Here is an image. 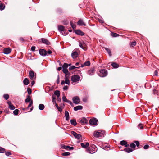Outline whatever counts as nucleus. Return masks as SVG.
Masks as SVG:
<instances>
[{
  "instance_id": "f257e3e1",
  "label": "nucleus",
  "mask_w": 159,
  "mask_h": 159,
  "mask_svg": "<svg viewBox=\"0 0 159 159\" xmlns=\"http://www.w3.org/2000/svg\"><path fill=\"white\" fill-rule=\"evenodd\" d=\"M105 131L103 130H98L94 132L93 136L96 138L102 137L104 136Z\"/></svg>"
},
{
  "instance_id": "f03ea898",
  "label": "nucleus",
  "mask_w": 159,
  "mask_h": 159,
  "mask_svg": "<svg viewBox=\"0 0 159 159\" xmlns=\"http://www.w3.org/2000/svg\"><path fill=\"white\" fill-rule=\"evenodd\" d=\"M97 150L96 147L94 145H93L89 148H87L86 151L89 153L93 154L95 153Z\"/></svg>"
},
{
  "instance_id": "7ed1b4c3",
  "label": "nucleus",
  "mask_w": 159,
  "mask_h": 159,
  "mask_svg": "<svg viewBox=\"0 0 159 159\" xmlns=\"http://www.w3.org/2000/svg\"><path fill=\"white\" fill-rule=\"evenodd\" d=\"M80 79V77L77 75H75L71 77V81L73 83H75L74 84L79 82Z\"/></svg>"
},
{
  "instance_id": "20e7f679",
  "label": "nucleus",
  "mask_w": 159,
  "mask_h": 159,
  "mask_svg": "<svg viewBox=\"0 0 159 159\" xmlns=\"http://www.w3.org/2000/svg\"><path fill=\"white\" fill-rule=\"evenodd\" d=\"M107 74V70L102 69L100 70L98 73V75L101 77L106 76Z\"/></svg>"
},
{
  "instance_id": "39448f33",
  "label": "nucleus",
  "mask_w": 159,
  "mask_h": 159,
  "mask_svg": "<svg viewBox=\"0 0 159 159\" xmlns=\"http://www.w3.org/2000/svg\"><path fill=\"white\" fill-rule=\"evenodd\" d=\"M98 122V120L96 118L90 119L89 121V123L90 125H97Z\"/></svg>"
},
{
  "instance_id": "423d86ee",
  "label": "nucleus",
  "mask_w": 159,
  "mask_h": 159,
  "mask_svg": "<svg viewBox=\"0 0 159 159\" xmlns=\"http://www.w3.org/2000/svg\"><path fill=\"white\" fill-rule=\"evenodd\" d=\"M73 102L75 104H78L80 103V99L78 96H75L72 98Z\"/></svg>"
},
{
  "instance_id": "0eeeda50",
  "label": "nucleus",
  "mask_w": 159,
  "mask_h": 159,
  "mask_svg": "<svg viewBox=\"0 0 159 159\" xmlns=\"http://www.w3.org/2000/svg\"><path fill=\"white\" fill-rule=\"evenodd\" d=\"M71 132L72 134L76 138L78 139H80L82 138V136L81 134H77L74 131H72Z\"/></svg>"
},
{
  "instance_id": "6e6552de",
  "label": "nucleus",
  "mask_w": 159,
  "mask_h": 159,
  "mask_svg": "<svg viewBox=\"0 0 159 159\" xmlns=\"http://www.w3.org/2000/svg\"><path fill=\"white\" fill-rule=\"evenodd\" d=\"M40 54L42 56H45L47 55V51L43 49H40L39 51Z\"/></svg>"
},
{
  "instance_id": "1a4fd4ad",
  "label": "nucleus",
  "mask_w": 159,
  "mask_h": 159,
  "mask_svg": "<svg viewBox=\"0 0 159 159\" xmlns=\"http://www.w3.org/2000/svg\"><path fill=\"white\" fill-rule=\"evenodd\" d=\"M29 76L30 79L32 80L35 79L36 77L34 76V71H30L29 72Z\"/></svg>"
},
{
  "instance_id": "9d476101",
  "label": "nucleus",
  "mask_w": 159,
  "mask_h": 159,
  "mask_svg": "<svg viewBox=\"0 0 159 159\" xmlns=\"http://www.w3.org/2000/svg\"><path fill=\"white\" fill-rule=\"evenodd\" d=\"M75 33L76 34L82 36L84 35V33L80 30H76L75 31Z\"/></svg>"
},
{
  "instance_id": "9b49d317",
  "label": "nucleus",
  "mask_w": 159,
  "mask_h": 159,
  "mask_svg": "<svg viewBox=\"0 0 159 159\" xmlns=\"http://www.w3.org/2000/svg\"><path fill=\"white\" fill-rule=\"evenodd\" d=\"M77 24L80 26H86V24L84 22L82 19H80L78 22Z\"/></svg>"
},
{
  "instance_id": "f8f14e48",
  "label": "nucleus",
  "mask_w": 159,
  "mask_h": 159,
  "mask_svg": "<svg viewBox=\"0 0 159 159\" xmlns=\"http://www.w3.org/2000/svg\"><path fill=\"white\" fill-rule=\"evenodd\" d=\"M95 73V70L94 68H92L89 70L88 71V74L90 75H93Z\"/></svg>"
},
{
  "instance_id": "ddd939ff",
  "label": "nucleus",
  "mask_w": 159,
  "mask_h": 159,
  "mask_svg": "<svg viewBox=\"0 0 159 159\" xmlns=\"http://www.w3.org/2000/svg\"><path fill=\"white\" fill-rule=\"evenodd\" d=\"M71 56L73 59L76 58L78 56V53L76 51H73L71 53Z\"/></svg>"
},
{
  "instance_id": "4468645a",
  "label": "nucleus",
  "mask_w": 159,
  "mask_h": 159,
  "mask_svg": "<svg viewBox=\"0 0 159 159\" xmlns=\"http://www.w3.org/2000/svg\"><path fill=\"white\" fill-rule=\"evenodd\" d=\"M120 143L121 145L124 146L126 147H128L129 146V144H127V142L125 140L121 141Z\"/></svg>"
},
{
  "instance_id": "2eb2a0df",
  "label": "nucleus",
  "mask_w": 159,
  "mask_h": 159,
  "mask_svg": "<svg viewBox=\"0 0 159 159\" xmlns=\"http://www.w3.org/2000/svg\"><path fill=\"white\" fill-rule=\"evenodd\" d=\"M90 65V63L89 61H88L85 62L84 64H81L80 67H83L85 66H89Z\"/></svg>"
},
{
  "instance_id": "dca6fc26",
  "label": "nucleus",
  "mask_w": 159,
  "mask_h": 159,
  "mask_svg": "<svg viewBox=\"0 0 159 159\" xmlns=\"http://www.w3.org/2000/svg\"><path fill=\"white\" fill-rule=\"evenodd\" d=\"M80 123L82 125H84L85 124H87L88 122V121L85 118H83L80 121Z\"/></svg>"
},
{
  "instance_id": "f3484780",
  "label": "nucleus",
  "mask_w": 159,
  "mask_h": 159,
  "mask_svg": "<svg viewBox=\"0 0 159 159\" xmlns=\"http://www.w3.org/2000/svg\"><path fill=\"white\" fill-rule=\"evenodd\" d=\"M11 52V50L9 48H5L4 49L3 53L5 54H8Z\"/></svg>"
},
{
  "instance_id": "a211bd4d",
  "label": "nucleus",
  "mask_w": 159,
  "mask_h": 159,
  "mask_svg": "<svg viewBox=\"0 0 159 159\" xmlns=\"http://www.w3.org/2000/svg\"><path fill=\"white\" fill-rule=\"evenodd\" d=\"M7 103L9 106V109L11 110H13L15 109V106L11 103V102H8Z\"/></svg>"
},
{
  "instance_id": "6ab92c4d",
  "label": "nucleus",
  "mask_w": 159,
  "mask_h": 159,
  "mask_svg": "<svg viewBox=\"0 0 159 159\" xmlns=\"http://www.w3.org/2000/svg\"><path fill=\"white\" fill-rule=\"evenodd\" d=\"M41 40L43 43L47 45H49L50 44V42L47 39L44 38H42Z\"/></svg>"
},
{
  "instance_id": "aec40b11",
  "label": "nucleus",
  "mask_w": 159,
  "mask_h": 159,
  "mask_svg": "<svg viewBox=\"0 0 159 159\" xmlns=\"http://www.w3.org/2000/svg\"><path fill=\"white\" fill-rule=\"evenodd\" d=\"M65 117L66 118V119L67 121H68L69 120V113L66 110L65 111Z\"/></svg>"
},
{
  "instance_id": "412c9836",
  "label": "nucleus",
  "mask_w": 159,
  "mask_h": 159,
  "mask_svg": "<svg viewBox=\"0 0 159 159\" xmlns=\"http://www.w3.org/2000/svg\"><path fill=\"white\" fill-rule=\"evenodd\" d=\"M83 108V107L81 105H79L75 107L74 110L75 111H77L79 110H81Z\"/></svg>"
},
{
  "instance_id": "4be33fe9",
  "label": "nucleus",
  "mask_w": 159,
  "mask_h": 159,
  "mask_svg": "<svg viewBox=\"0 0 159 159\" xmlns=\"http://www.w3.org/2000/svg\"><path fill=\"white\" fill-rule=\"evenodd\" d=\"M81 147L84 148H85L88 147L89 145V143L88 142H87L85 144L83 143H81Z\"/></svg>"
},
{
  "instance_id": "5701e85b",
  "label": "nucleus",
  "mask_w": 159,
  "mask_h": 159,
  "mask_svg": "<svg viewBox=\"0 0 159 159\" xmlns=\"http://www.w3.org/2000/svg\"><path fill=\"white\" fill-rule=\"evenodd\" d=\"M124 150L127 153H130L133 151V149L129 148H126L124 149Z\"/></svg>"
},
{
  "instance_id": "b1692460",
  "label": "nucleus",
  "mask_w": 159,
  "mask_h": 159,
  "mask_svg": "<svg viewBox=\"0 0 159 159\" xmlns=\"http://www.w3.org/2000/svg\"><path fill=\"white\" fill-rule=\"evenodd\" d=\"M85 43L83 41L82 42H79V46L80 47L83 49L85 50V49L84 48L83 45H85Z\"/></svg>"
},
{
  "instance_id": "393cba45",
  "label": "nucleus",
  "mask_w": 159,
  "mask_h": 159,
  "mask_svg": "<svg viewBox=\"0 0 159 159\" xmlns=\"http://www.w3.org/2000/svg\"><path fill=\"white\" fill-rule=\"evenodd\" d=\"M112 66L115 68H117L119 67V65L115 62H113L111 64Z\"/></svg>"
},
{
  "instance_id": "a878e982",
  "label": "nucleus",
  "mask_w": 159,
  "mask_h": 159,
  "mask_svg": "<svg viewBox=\"0 0 159 159\" xmlns=\"http://www.w3.org/2000/svg\"><path fill=\"white\" fill-rule=\"evenodd\" d=\"M71 124L74 126H76L77 125V122L75 120L72 119L70 120Z\"/></svg>"
},
{
  "instance_id": "bb28decb",
  "label": "nucleus",
  "mask_w": 159,
  "mask_h": 159,
  "mask_svg": "<svg viewBox=\"0 0 159 159\" xmlns=\"http://www.w3.org/2000/svg\"><path fill=\"white\" fill-rule=\"evenodd\" d=\"M58 30L60 31H63L64 30V27L62 25L58 26Z\"/></svg>"
},
{
  "instance_id": "cd10ccee",
  "label": "nucleus",
  "mask_w": 159,
  "mask_h": 159,
  "mask_svg": "<svg viewBox=\"0 0 159 159\" xmlns=\"http://www.w3.org/2000/svg\"><path fill=\"white\" fill-rule=\"evenodd\" d=\"M32 101L30 97V96H27L25 100V102H30L31 101Z\"/></svg>"
},
{
  "instance_id": "c85d7f7f",
  "label": "nucleus",
  "mask_w": 159,
  "mask_h": 159,
  "mask_svg": "<svg viewBox=\"0 0 159 159\" xmlns=\"http://www.w3.org/2000/svg\"><path fill=\"white\" fill-rule=\"evenodd\" d=\"M23 83L24 85H27L29 83L28 79L27 78H25L23 80Z\"/></svg>"
},
{
  "instance_id": "c756f323",
  "label": "nucleus",
  "mask_w": 159,
  "mask_h": 159,
  "mask_svg": "<svg viewBox=\"0 0 159 159\" xmlns=\"http://www.w3.org/2000/svg\"><path fill=\"white\" fill-rule=\"evenodd\" d=\"M54 94L57 96V98H59L60 95V91H55L54 92Z\"/></svg>"
},
{
  "instance_id": "7c9ffc66",
  "label": "nucleus",
  "mask_w": 159,
  "mask_h": 159,
  "mask_svg": "<svg viewBox=\"0 0 159 159\" xmlns=\"http://www.w3.org/2000/svg\"><path fill=\"white\" fill-rule=\"evenodd\" d=\"M39 108L40 110H42L44 108V106L43 104H40L39 106Z\"/></svg>"
},
{
  "instance_id": "2f4dec72",
  "label": "nucleus",
  "mask_w": 159,
  "mask_h": 159,
  "mask_svg": "<svg viewBox=\"0 0 159 159\" xmlns=\"http://www.w3.org/2000/svg\"><path fill=\"white\" fill-rule=\"evenodd\" d=\"M65 82L66 84L70 85V81L68 79L67 77H66L65 78Z\"/></svg>"
},
{
  "instance_id": "473e14b6",
  "label": "nucleus",
  "mask_w": 159,
  "mask_h": 159,
  "mask_svg": "<svg viewBox=\"0 0 159 159\" xmlns=\"http://www.w3.org/2000/svg\"><path fill=\"white\" fill-rule=\"evenodd\" d=\"M80 67V66L79 67H75L74 66H72L69 68V69L70 70H71L75 69V68H79Z\"/></svg>"
},
{
  "instance_id": "72a5a7b5",
  "label": "nucleus",
  "mask_w": 159,
  "mask_h": 159,
  "mask_svg": "<svg viewBox=\"0 0 159 159\" xmlns=\"http://www.w3.org/2000/svg\"><path fill=\"white\" fill-rule=\"evenodd\" d=\"M3 97L5 99L7 100L9 98V95L8 94H4Z\"/></svg>"
},
{
  "instance_id": "f704fd0d",
  "label": "nucleus",
  "mask_w": 159,
  "mask_h": 159,
  "mask_svg": "<svg viewBox=\"0 0 159 159\" xmlns=\"http://www.w3.org/2000/svg\"><path fill=\"white\" fill-rule=\"evenodd\" d=\"M111 35L113 37H116L119 36V34L116 33L111 32Z\"/></svg>"
},
{
  "instance_id": "c9c22d12",
  "label": "nucleus",
  "mask_w": 159,
  "mask_h": 159,
  "mask_svg": "<svg viewBox=\"0 0 159 159\" xmlns=\"http://www.w3.org/2000/svg\"><path fill=\"white\" fill-rule=\"evenodd\" d=\"M5 152V149L0 147V153H3Z\"/></svg>"
},
{
  "instance_id": "e433bc0d",
  "label": "nucleus",
  "mask_w": 159,
  "mask_h": 159,
  "mask_svg": "<svg viewBox=\"0 0 159 159\" xmlns=\"http://www.w3.org/2000/svg\"><path fill=\"white\" fill-rule=\"evenodd\" d=\"M62 71L66 75L68 72V71L67 69L62 68Z\"/></svg>"
},
{
  "instance_id": "4c0bfd02",
  "label": "nucleus",
  "mask_w": 159,
  "mask_h": 159,
  "mask_svg": "<svg viewBox=\"0 0 159 159\" xmlns=\"http://www.w3.org/2000/svg\"><path fill=\"white\" fill-rule=\"evenodd\" d=\"M55 105L56 108L58 109L59 111L60 112L62 111V109L61 107H59L57 104H56Z\"/></svg>"
},
{
  "instance_id": "58836bf2",
  "label": "nucleus",
  "mask_w": 159,
  "mask_h": 159,
  "mask_svg": "<svg viewBox=\"0 0 159 159\" xmlns=\"http://www.w3.org/2000/svg\"><path fill=\"white\" fill-rule=\"evenodd\" d=\"M70 25L73 29H75L76 28V25L74 24L71 21L70 22Z\"/></svg>"
},
{
  "instance_id": "ea45409f",
  "label": "nucleus",
  "mask_w": 159,
  "mask_h": 159,
  "mask_svg": "<svg viewBox=\"0 0 159 159\" xmlns=\"http://www.w3.org/2000/svg\"><path fill=\"white\" fill-rule=\"evenodd\" d=\"M5 6L3 5L2 3L0 4V10H2L5 8Z\"/></svg>"
},
{
  "instance_id": "a19ab883",
  "label": "nucleus",
  "mask_w": 159,
  "mask_h": 159,
  "mask_svg": "<svg viewBox=\"0 0 159 159\" xmlns=\"http://www.w3.org/2000/svg\"><path fill=\"white\" fill-rule=\"evenodd\" d=\"M105 50L109 54V56H111V52L110 50L108 48H105Z\"/></svg>"
},
{
  "instance_id": "79ce46f5",
  "label": "nucleus",
  "mask_w": 159,
  "mask_h": 159,
  "mask_svg": "<svg viewBox=\"0 0 159 159\" xmlns=\"http://www.w3.org/2000/svg\"><path fill=\"white\" fill-rule=\"evenodd\" d=\"M69 148V146H66L64 145H63L62 146L61 148L62 149H65L66 150H68V148Z\"/></svg>"
},
{
  "instance_id": "37998d69",
  "label": "nucleus",
  "mask_w": 159,
  "mask_h": 159,
  "mask_svg": "<svg viewBox=\"0 0 159 159\" xmlns=\"http://www.w3.org/2000/svg\"><path fill=\"white\" fill-rule=\"evenodd\" d=\"M70 153L68 152H63L62 153V155L64 156H68L70 155Z\"/></svg>"
},
{
  "instance_id": "c03bdc74",
  "label": "nucleus",
  "mask_w": 159,
  "mask_h": 159,
  "mask_svg": "<svg viewBox=\"0 0 159 159\" xmlns=\"http://www.w3.org/2000/svg\"><path fill=\"white\" fill-rule=\"evenodd\" d=\"M19 111V110L18 109H16L15 110L13 111L14 114L15 115H17L18 114Z\"/></svg>"
},
{
  "instance_id": "a18cd8bd",
  "label": "nucleus",
  "mask_w": 159,
  "mask_h": 159,
  "mask_svg": "<svg viewBox=\"0 0 159 159\" xmlns=\"http://www.w3.org/2000/svg\"><path fill=\"white\" fill-rule=\"evenodd\" d=\"M68 66V64L66 63H64L63 65L62 66V68L67 69V68Z\"/></svg>"
},
{
  "instance_id": "49530a36",
  "label": "nucleus",
  "mask_w": 159,
  "mask_h": 159,
  "mask_svg": "<svg viewBox=\"0 0 159 159\" xmlns=\"http://www.w3.org/2000/svg\"><path fill=\"white\" fill-rule=\"evenodd\" d=\"M62 100L64 102H66L68 100L67 99L66 96L64 95L62 97Z\"/></svg>"
},
{
  "instance_id": "de8ad7c7",
  "label": "nucleus",
  "mask_w": 159,
  "mask_h": 159,
  "mask_svg": "<svg viewBox=\"0 0 159 159\" xmlns=\"http://www.w3.org/2000/svg\"><path fill=\"white\" fill-rule=\"evenodd\" d=\"M27 92L28 94L30 95L32 93L31 89L30 88H28L27 89Z\"/></svg>"
},
{
  "instance_id": "09e8293b",
  "label": "nucleus",
  "mask_w": 159,
  "mask_h": 159,
  "mask_svg": "<svg viewBox=\"0 0 159 159\" xmlns=\"http://www.w3.org/2000/svg\"><path fill=\"white\" fill-rule=\"evenodd\" d=\"M52 102H53V103H55L56 104H57V103H56V98L55 97H54V96H52Z\"/></svg>"
},
{
  "instance_id": "8fccbe9b",
  "label": "nucleus",
  "mask_w": 159,
  "mask_h": 159,
  "mask_svg": "<svg viewBox=\"0 0 159 159\" xmlns=\"http://www.w3.org/2000/svg\"><path fill=\"white\" fill-rule=\"evenodd\" d=\"M135 146H136L135 144L133 143H132L130 144V147L131 148H135Z\"/></svg>"
},
{
  "instance_id": "3c124183",
  "label": "nucleus",
  "mask_w": 159,
  "mask_h": 159,
  "mask_svg": "<svg viewBox=\"0 0 159 159\" xmlns=\"http://www.w3.org/2000/svg\"><path fill=\"white\" fill-rule=\"evenodd\" d=\"M136 44V42H133L131 43L130 44V46H132L133 47L134 46H135Z\"/></svg>"
},
{
  "instance_id": "603ef678",
  "label": "nucleus",
  "mask_w": 159,
  "mask_h": 159,
  "mask_svg": "<svg viewBox=\"0 0 159 159\" xmlns=\"http://www.w3.org/2000/svg\"><path fill=\"white\" fill-rule=\"evenodd\" d=\"M5 155L7 156H9L10 155H11V153L10 152H5Z\"/></svg>"
},
{
  "instance_id": "864d4df0",
  "label": "nucleus",
  "mask_w": 159,
  "mask_h": 159,
  "mask_svg": "<svg viewBox=\"0 0 159 159\" xmlns=\"http://www.w3.org/2000/svg\"><path fill=\"white\" fill-rule=\"evenodd\" d=\"M33 103V101H31L28 106V108H29L32 105Z\"/></svg>"
},
{
  "instance_id": "5fc2aeb1",
  "label": "nucleus",
  "mask_w": 159,
  "mask_h": 159,
  "mask_svg": "<svg viewBox=\"0 0 159 159\" xmlns=\"http://www.w3.org/2000/svg\"><path fill=\"white\" fill-rule=\"evenodd\" d=\"M149 148V146L148 145H145L144 147H143V148L144 149H148V148Z\"/></svg>"
},
{
  "instance_id": "6e6d98bb",
  "label": "nucleus",
  "mask_w": 159,
  "mask_h": 159,
  "mask_svg": "<svg viewBox=\"0 0 159 159\" xmlns=\"http://www.w3.org/2000/svg\"><path fill=\"white\" fill-rule=\"evenodd\" d=\"M134 143L136 144V145L137 147H138L139 146V142L137 141H135Z\"/></svg>"
},
{
  "instance_id": "4d7b16f0",
  "label": "nucleus",
  "mask_w": 159,
  "mask_h": 159,
  "mask_svg": "<svg viewBox=\"0 0 159 159\" xmlns=\"http://www.w3.org/2000/svg\"><path fill=\"white\" fill-rule=\"evenodd\" d=\"M47 55H48L49 54H50L52 53V51L50 50H49L48 51H47Z\"/></svg>"
},
{
  "instance_id": "13d9d810",
  "label": "nucleus",
  "mask_w": 159,
  "mask_h": 159,
  "mask_svg": "<svg viewBox=\"0 0 159 159\" xmlns=\"http://www.w3.org/2000/svg\"><path fill=\"white\" fill-rule=\"evenodd\" d=\"M35 47L34 46H32L31 48V50L32 51H34L35 50Z\"/></svg>"
},
{
  "instance_id": "bf43d9fd",
  "label": "nucleus",
  "mask_w": 159,
  "mask_h": 159,
  "mask_svg": "<svg viewBox=\"0 0 159 159\" xmlns=\"http://www.w3.org/2000/svg\"><path fill=\"white\" fill-rule=\"evenodd\" d=\"M68 87L67 86H65L63 88V89L64 90H66L68 89Z\"/></svg>"
},
{
  "instance_id": "052dcab7",
  "label": "nucleus",
  "mask_w": 159,
  "mask_h": 159,
  "mask_svg": "<svg viewBox=\"0 0 159 159\" xmlns=\"http://www.w3.org/2000/svg\"><path fill=\"white\" fill-rule=\"evenodd\" d=\"M66 102L69 103L70 105H73V103H72V102L71 101L68 100V101H67Z\"/></svg>"
},
{
  "instance_id": "680f3d73",
  "label": "nucleus",
  "mask_w": 159,
  "mask_h": 159,
  "mask_svg": "<svg viewBox=\"0 0 159 159\" xmlns=\"http://www.w3.org/2000/svg\"><path fill=\"white\" fill-rule=\"evenodd\" d=\"M57 84H58L59 83V75H58L57 78Z\"/></svg>"
},
{
  "instance_id": "e2e57ef3",
  "label": "nucleus",
  "mask_w": 159,
  "mask_h": 159,
  "mask_svg": "<svg viewBox=\"0 0 159 159\" xmlns=\"http://www.w3.org/2000/svg\"><path fill=\"white\" fill-rule=\"evenodd\" d=\"M74 149V148L73 147L69 146L68 149L69 150H72Z\"/></svg>"
},
{
  "instance_id": "0e129e2a",
  "label": "nucleus",
  "mask_w": 159,
  "mask_h": 159,
  "mask_svg": "<svg viewBox=\"0 0 159 159\" xmlns=\"http://www.w3.org/2000/svg\"><path fill=\"white\" fill-rule=\"evenodd\" d=\"M143 126L142 124H140V129H143Z\"/></svg>"
},
{
  "instance_id": "69168bd1",
  "label": "nucleus",
  "mask_w": 159,
  "mask_h": 159,
  "mask_svg": "<svg viewBox=\"0 0 159 159\" xmlns=\"http://www.w3.org/2000/svg\"><path fill=\"white\" fill-rule=\"evenodd\" d=\"M87 99L86 98H84L83 99V101L84 102H86L87 101Z\"/></svg>"
},
{
  "instance_id": "338daca9",
  "label": "nucleus",
  "mask_w": 159,
  "mask_h": 159,
  "mask_svg": "<svg viewBox=\"0 0 159 159\" xmlns=\"http://www.w3.org/2000/svg\"><path fill=\"white\" fill-rule=\"evenodd\" d=\"M158 74V71L157 70H156L154 72V74L156 76H157V75Z\"/></svg>"
},
{
  "instance_id": "774afa93",
  "label": "nucleus",
  "mask_w": 159,
  "mask_h": 159,
  "mask_svg": "<svg viewBox=\"0 0 159 159\" xmlns=\"http://www.w3.org/2000/svg\"><path fill=\"white\" fill-rule=\"evenodd\" d=\"M35 83V82L33 80L31 82V86H33L34 85V84Z\"/></svg>"
}]
</instances>
